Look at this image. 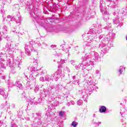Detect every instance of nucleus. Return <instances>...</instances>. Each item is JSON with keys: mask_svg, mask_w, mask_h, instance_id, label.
I'll use <instances>...</instances> for the list:
<instances>
[{"mask_svg": "<svg viewBox=\"0 0 127 127\" xmlns=\"http://www.w3.org/2000/svg\"><path fill=\"white\" fill-rule=\"evenodd\" d=\"M7 18H10V15L7 16Z\"/></svg>", "mask_w": 127, "mask_h": 127, "instance_id": "13", "label": "nucleus"}, {"mask_svg": "<svg viewBox=\"0 0 127 127\" xmlns=\"http://www.w3.org/2000/svg\"><path fill=\"white\" fill-rule=\"evenodd\" d=\"M0 95H1L3 98H6L7 97V94L4 92L3 90L0 89Z\"/></svg>", "mask_w": 127, "mask_h": 127, "instance_id": "3", "label": "nucleus"}, {"mask_svg": "<svg viewBox=\"0 0 127 127\" xmlns=\"http://www.w3.org/2000/svg\"><path fill=\"white\" fill-rule=\"evenodd\" d=\"M68 106H70V105H74V104H75V103L74 102V101H70L69 102H68Z\"/></svg>", "mask_w": 127, "mask_h": 127, "instance_id": "10", "label": "nucleus"}, {"mask_svg": "<svg viewBox=\"0 0 127 127\" xmlns=\"http://www.w3.org/2000/svg\"><path fill=\"white\" fill-rule=\"evenodd\" d=\"M109 16H110V13L108 12H105L104 15V19L105 21H108V20H109Z\"/></svg>", "mask_w": 127, "mask_h": 127, "instance_id": "2", "label": "nucleus"}, {"mask_svg": "<svg viewBox=\"0 0 127 127\" xmlns=\"http://www.w3.org/2000/svg\"><path fill=\"white\" fill-rule=\"evenodd\" d=\"M0 41H1V38L0 37Z\"/></svg>", "mask_w": 127, "mask_h": 127, "instance_id": "15", "label": "nucleus"}, {"mask_svg": "<svg viewBox=\"0 0 127 127\" xmlns=\"http://www.w3.org/2000/svg\"><path fill=\"white\" fill-rule=\"evenodd\" d=\"M101 123H99V125H100Z\"/></svg>", "mask_w": 127, "mask_h": 127, "instance_id": "17", "label": "nucleus"}, {"mask_svg": "<svg viewBox=\"0 0 127 127\" xmlns=\"http://www.w3.org/2000/svg\"><path fill=\"white\" fill-rule=\"evenodd\" d=\"M82 104H83V101L81 100H79L77 102V104L78 106H81V105H82Z\"/></svg>", "mask_w": 127, "mask_h": 127, "instance_id": "8", "label": "nucleus"}, {"mask_svg": "<svg viewBox=\"0 0 127 127\" xmlns=\"http://www.w3.org/2000/svg\"><path fill=\"white\" fill-rule=\"evenodd\" d=\"M71 126L73 127H76L78 126V123L75 121H73L71 124Z\"/></svg>", "mask_w": 127, "mask_h": 127, "instance_id": "7", "label": "nucleus"}, {"mask_svg": "<svg viewBox=\"0 0 127 127\" xmlns=\"http://www.w3.org/2000/svg\"><path fill=\"white\" fill-rule=\"evenodd\" d=\"M76 68L77 70L79 69V67H76Z\"/></svg>", "mask_w": 127, "mask_h": 127, "instance_id": "14", "label": "nucleus"}, {"mask_svg": "<svg viewBox=\"0 0 127 127\" xmlns=\"http://www.w3.org/2000/svg\"><path fill=\"white\" fill-rule=\"evenodd\" d=\"M22 86V85L21 84H19L18 85V87L19 88H20V89H21V87Z\"/></svg>", "mask_w": 127, "mask_h": 127, "instance_id": "11", "label": "nucleus"}, {"mask_svg": "<svg viewBox=\"0 0 127 127\" xmlns=\"http://www.w3.org/2000/svg\"><path fill=\"white\" fill-rule=\"evenodd\" d=\"M25 49L26 50V54L27 55L29 56L30 55V51H32L33 50V47L32 45L30 46H26L25 47Z\"/></svg>", "mask_w": 127, "mask_h": 127, "instance_id": "1", "label": "nucleus"}, {"mask_svg": "<svg viewBox=\"0 0 127 127\" xmlns=\"http://www.w3.org/2000/svg\"><path fill=\"white\" fill-rule=\"evenodd\" d=\"M51 47H52V48H54V47H56V45H52V46H51Z\"/></svg>", "mask_w": 127, "mask_h": 127, "instance_id": "12", "label": "nucleus"}, {"mask_svg": "<svg viewBox=\"0 0 127 127\" xmlns=\"http://www.w3.org/2000/svg\"><path fill=\"white\" fill-rule=\"evenodd\" d=\"M59 115L60 116H61V117H63V116H64V112H60L59 113Z\"/></svg>", "mask_w": 127, "mask_h": 127, "instance_id": "9", "label": "nucleus"}, {"mask_svg": "<svg viewBox=\"0 0 127 127\" xmlns=\"http://www.w3.org/2000/svg\"><path fill=\"white\" fill-rule=\"evenodd\" d=\"M125 69H126V68L123 66H121L120 67L119 70V72L120 74H122V73H123V72H124V70H125Z\"/></svg>", "mask_w": 127, "mask_h": 127, "instance_id": "5", "label": "nucleus"}, {"mask_svg": "<svg viewBox=\"0 0 127 127\" xmlns=\"http://www.w3.org/2000/svg\"><path fill=\"white\" fill-rule=\"evenodd\" d=\"M36 63H37V61H36Z\"/></svg>", "mask_w": 127, "mask_h": 127, "instance_id": "16", "label": "nucleus"}, {"mask_svg": "<svg viewBox=\"0 0 127 127\" xmlns=\"http://www.w3.org/2000/svg\"><path fill=\"white\" fill-rule=\"evenodd\" d=\"M106 111H107V108H106V107L105 106H102L100 109V113H106Z\"/></svg>", "mask_w": 127, "mask_h": 127, "instance_id": "4", "label": "nucleus"}, {"mask_svg": "<svg viewBox=\"0 0 127 127\" xmlns=\"http://www.w3.org/2000/svg\"><path fill=\"white\" fill-rule=\"evenodd\" d=\"M62 70L61 69H59L57 71V72L55 73L56 76H59L61 74Z\"/></svg>", "mask_w": 127, "mask_h": 127, "instance_id": "6", "label": "nucleus"}]
</instances>
